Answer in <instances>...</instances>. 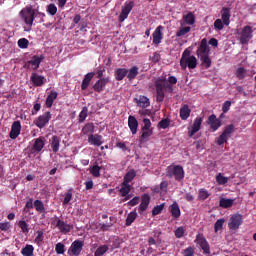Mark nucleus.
<instances>
[{"label": "nucleus", "instance_id": "338daca9", "mask_svg": "<svg viewBox=\"0 0 256 256\" xmlns=\"http://www.w3.org/2000/svg\"><path fill=\"white\" fill-rule=\"evenodd\" d=\"M183 255L184 256H195V248L189 246L188 248L184 249Z\"/></svg>", "mask_w": 256, "mask_h": 256}, {"label": "nucleus", "instance_id": "0eeeda50", "mask_svg": "<svg viewBox=\"0 0 256 256\" xmlns=\"http://www.w3.org/2000/svg\"><path fill=\"white\" fill-rule=\"evenodd\" d=\"M180 67L182 71H185L188 67V69H195L197 67V57L192 55L188 58H181L180 59Z\"/></svg>", "mask_w": 256, "mask_h": 256}, {"label": "nucleus", "instance_id": "5fc2aeb1", "mask_svg": "<svg viewBox=\"0 0 256 256\" xmlns=\"http://www.w3.org/2000/svg\"><path fill=\"white\" fill-rule=\"evenodd\" d=\"M191 31V28L189 26L182 27L176 32V37H183L184 35H187Z\"/></svg>", "mask_w": 256, "mask_h": 256}, {"label": "nucleus", "instance_id": "4be33fe9", "mask_svg": "<svg viewBox=\"0 0 256 256\" xmlns=\"http://www.w3.org/2000/svg\"><path fill=\"white\" fill-rule=\"evenodd\" d=\"M49 143L53 153H59V147H61V137L54 135L49 139Z\"/></svg>", "mask_w": 256, "mask_h": 256}, {"label": "nucleus", "instance_id": "f8f14e48", "mask_svg": "<svg viewBox=\"0 0 256 256\" xmlns=\"http://www.w3.org/2000/svg\"><path fill=\"white\" fill-rule=\"evenodd\" d=\"M56 227L59 229L60 233L63 235H67V233H71V229H73V224H68L60 218L55 219Z\"/></svg>", "mask_w": 256, "mask_h": 256}, {"label": "nucleus", "instance_id": "2eb2a0df", "mask_svg": "<svg viewBox=\"0 0 256 256\" xmlns=\"http://www.w3.org/2000/svg\"><path fill=\"white\" fill-rule=\"evenodd\" d=\"M207 125L210 126V129L212 131H217L219 129V127H221L222 123H221V119L217 118V115L212 114L208 117L207 121H206Z\"/></svg>", "mask_w": 256, "mask_h": 256}, {"label": "nucleus", "instance_id": "c756f323", "mask_svg": "<svg viewBox=\"0 0 256 256\" xmlns=\"http://www.w3.org/2000/svg\"><path fill=\"white\" fill-rule=\"evenodd\" d=\"M137 75H139L138 66H132L130 69H127L126 77L128 81H134V79H137Z\"/></svg>", "mask_w": 256, "mask_h": 256}, {"label": "nucleus", "instance_id": "f3484780", "mask_svg": "<svg viewBox=\"0 0 256 256\" xmlns=\"http://www.w3.org/2000/svg\"><path fill=\"white\" fill-rule=\"evenodd\" d=\"M45 59V56L43 55H34L29 60L30 66L32 68V71H37L39 67L41 66V63H43V60Z\"/></svg>", "mask_w": 256, "mask_h": 256}, {"label": "nucleus", "instance_id": "473e14b6", "mask_svg": "<svg viewBox=\"0 0 256 256\" xmlns=\"http://www.w3.org/2000/svg\"><path fill=\"white\" fill-rule=\"evenodd\" d=\"M116 81H123L127 77V68H117L114 71Z\"/></svg>", "mask_w": 256, "mask_h": 256}, {"label": "nucleus", "instance_id": "79ce46f5", "mask_svg": "<svg viewBox=\"0 0 256 256\" xmlns=\"http://www.w3.org/2000/svg\"><path fill=\"white\" fill-rule=\"evenodd\" d=\"M107 251H109V246L101 245L94 252V256H103V255H105V253H107Z\"/></svg>", "mask_w": 256, "mask_h": 256}, {"label": "nucleus", "instance_id": "864d4df0", "mask_svg": "<svg viewBox=\"0 0 256 256\" xmlns=\"http://www.w3.org/2000/svg\"><path fill=\"white\" fill-rule=\"evenodd\" d=\"M46 11L48 15H52V16L57 15V6L55 4H49L46 7Z\"/></svg>", "mask_w": 256, "mask_h": 256}, {"label": "nucleus", "instance_id": "c85d7f7f", "mask_svg": "<svg viewBox=\"0 0 256 256\" xmlns=\"http://www.w3.org/2000/svg\"><path fill=\"white\" fill-rule=\"evenodd\" d=\"M101 139H103V137L101 135H93L91 134L89 137H88V142L91 144V145H94L95 147H101V145H103V141H101Z\"/></svg>", "mask_w": 256, "mask_h": 256}, {"label": "nucleus", "instance_id": "2f4dec72", "mask_svg": "<svg viewBox=\"0 0 256 256\" xmlns=\"http://www.w3.org/2000/svg\"><path fill=\"white\" fill-rule=\"evenodd\" d=\"M129 193H131V185H129L126 182H122V185L120 188V194L122 195V197H125L124 201H128Z\"/></svg>", "mask_w": 256, "mask_h": 256}, {"label": "nucleus", "instance_id": "cd10ccee", "mask_svg": "<svg viewBox=\"0 0 256 256\" xmlns=\"http://www.w3.org/2000/svg\"><path fill=\"white\" fill-rule=\"evenodd\" d=\"M191 117V108H189V105L184 104L180 108V118L182 121H187Z\"/></svg>", "mask_w": 256, "mask_h": 256}, {"label": "nucleus", "instance_id": "a19ab883", "mask_svg": "<svg viewBox=\"0 0 256 256\" xmlns=\"http://www.w3.org/2000/svg\"><path fill=\"white\" fill-rule=\"evenodd\" d=\"M183 21L186 25H195V15L189 12L187 15L183 16Z\"/></svg>", "mask_w": 256, "mask_h": 256}, {"label": "nucleus", "instance_id": "72a5a7b5", "mask_svg": "<svg viewBox=\"0 0 256 256\" xmlns=\"http://www.w3.org/2000/svg\"><path fill=\"white\" fill-rule=\"evenodd\" d=\"M135 101L138 107H142L144 109L149 107V105H151L149 98H147L146 96H140L139 99L135 98Z\"/></svg>", "mask_w": 256, "mask_h": 256}, {"label": "nucleus", "instance_id": "8fccbe9b", "mask_svg": "<svg viewBox=\"0 0 256 256\" xmlns=\"http://www.w3.org/2000/svg\"><path fill=\"white\" fill-rule=\"evenodd\" d=\"M43 239H44L43 231H37V236L34 240V243H36L38 247H41V245H43Z\"/></svg>", "mask_w": 256, "mask_h": 256}, {"label": "nucleus", "instance_id": "bf43d9fd", "mask_svg": "<svg viewBox=\"0 0 256 256\" xmlns=\"http://www.w3.org/2000/svg\"><path fill=\"white\" fill-rule=\"evenodd\" d=\"M234 131H235V126L233 124H230L225 127L222 134H224L226 137H229V135H231Z\"/></svg>", "mask_w": 256, "mask_h": 256}, {"label": "nucleus", "instance_id": "20e7f679", "mask_svg": "<svg viewBox=\"0 0 256 256\" xmlns=\"http://www.w3.org/2000/svg\"><path fill=\"white\" fill-rule=\"evenodd\" d=\"M143 123L144 125L141 128L139 136L140 145L147 143V141H149V139L153 135V128H151V120L149 118H144Z\"/></svg>", "mask_w": 256, "mask_h": 256}, {"label": "nucleus", "instance_id": "0e129e2a", "mask_svg": "<svg viewBox=\"0 0 256 256\" xmlns=\"http://www.w3.org/2000/svg\"><path fill=\"white\" fill-rule=\"evenodd\" d=\"M174 234L177 239H181V237L185 235V228H183V226L178 227Z\"/></svg>", "mask_w": 256, "mask_h": 256}, {"label": "nucleus", "instance_id": "9d476101", "mask_svg": "<svg viewBox=\"0 0 256 256\" xmlns=\"http://www.w3.org/2000/svg\"><path fill=\"white\" fill-rule=\"evenodd\" d=\"M133 7H135V2H133V1L126 2L124 4V7L122 8L121 13L118 17L119 23H123V21H125V19H127V17H129V13H131V11H133Z\"/></svg>", "mask_w": 256, "mask_h": 256}, {"label": "nucleus", "instance_id": "4468645a", "mask_svg": "<svg viewBox=\"0 0 256 256\" xmlns=\"http://www.w3.org/2000/svg\"><path fill=\"white\" fill-rule=\"evenodd\" d=\"M109 77L104 78H98V81L93 85V90L96 93H103L105 91V87H107V84L109 83Z\"/></svg>", "mask_w": 256, "mask_h": 256}, {"label": "nucleus", "instance_id": "7ed1b4c3", "mask_svg": "<svg viewBox=\"0 0 256 256\" xmlns=\"http://www.w3.org/2000/svg\"><path fill=\"white\" fill-rule=\"evenodd\" d=\"M35 11H37V9H33L32 5H28L20 11V19L24 21L30 29L33 27V21H35Z\"/></svg>", "mask_w": 256, "mask_h": 256}, {"label": "nucleus", "instance_id": "6ab92c4d", "mask_svg": "<svg viewBox=\"0 0 256 256\" xmlns=\"http://www.w3.org/2000/svg\"><path fill=\"white\" fill-rule=\"evenodd\" d=\"M150 203H151V196L149 194H143L141 196V203L138 208L139 213H143L147 211Z\"/></svg>", "mask_w": 256, "mask_h": 256}, {"label": "nucleus", "instance_id": "6e6552de", "mask_svg": "<svg viewBox=\"0 0 256 256\" xmlns=\"http://www.w3.org/2000/svg\"><path fill=\"white\" fill-rule=\"evenodd\" d=\"M241 225H243V215L233 214L228 223L230 231H237Z\"/></svg>", "mask_w": 256, "mask_h": 256}, {"label": "nucleus", "instance_id": "1a4fd4ad", "mask_svg": "<svg viewBox=\"0 0 256 256\" xmlns=\"http://www.w3.org/2000/svg\"><path fill=\"white\" fill-rule=\"evenodd\" d=\"M253 38V28L251 26H244L240 33V43L247 45Z\"/></svg>", "mask_w": 256, "mask_h": 256}, {"label": "nucleus", "instance_id": "13d9d810", "mask_svg": "<svg viewBox=\"0 0 256 256\" xmlns=\"http://www.w3.org/2000/svg\"><path fill=\"white\" fill-rule=\"evenodd\" d=\"M18 226L20 227L22 233H29V224H27L26 221H19Z\"/></svg>", "mask_w": 256, "mask_h": 256}, {"label": "nucleus", "instance_id": "aec40b11", "mask_svg": "<svg viewBox=\"0 0 256 256\" xmlns=\"http://www.w3.org/2000/svg\"><path fill=\"white\" fill-rule=\"evenodd\" d=\"M30 81H32V83L35 87H43V85H45V82L47 81V79L45 78V76H41L34 72V73H32V75L30 77Z\"/></svg>", "mask_w": 256, "mask_h": 256}, {"label": "nucleus", "instance_id": "7c9ffc66", "mask_svg": "<svg viewBox=\"0 0 256 256\" xmlns=\"http://www.w3.org/2000/svg\"><path fill=\"white\" fill-rule=\"evenodd\" d=\"M58 96H59V93H57V91L50 92L45 102V105L48 109H51L53 107V103L55 102V99H57Z\"/></svg>", "mask_w": 256, "mask_h": 256}, {"label": "nucleus", "instance_id": "a211bd4d", "mask_svg": "<svg viewBox=\"0 0 256 256\" xmlns=\"http://www.w3.org/2000/svg\"><path fill=\"white\" fill-rule=\"evenodd\" d=\"M21 135V121H14L9 133L10 139H17Z\"/></svg>", "mask_w": 256, "mask_h": 256}, {"label": "nucleus", "instance_id": "ea45409f", "mask_svg": "<svg viewBox=\"0 0 256 256\" xmlns=\"http://www.w3.org/2000/svg\"><path fill=\"white\" fill-rule=\"evenodd\" d=\"M210 195L211 194L209 193V191H207V189L201 188L198 191V200L205 201L206 199H209Z\"/></svg>", "mask_w": 256, "mask_h": 256}, {"label": "nucleus", "instance_id": "de8ad7c7", "mask_svg": "<svg viewBox=\"0 0 256 256\" xmlns=\"http://www.w3.org/2000/svg\"><path fill=\"white\" fill-rule=\"evenodd\" d=\"M223 225H225V218L218 219L214 224L215 233H218V231H221V229H223Z\"/></svg>", "mask_w": 256, "mask_h": 256}, {"label": "nucleus", "instance_id": "c9c22d12", "mask_svg": "<svg viewBox=\"0 0 256 256\" xmlns=\"http://www.w3.org/2000/svg\"><path fill=\"white\" fill-rule=\"evenodd\" d=\"M82 133L83 135H93V133H95V125H93V123H87L82 128Z\"/></svg>", "mask_w": 256, "mask_h": 256}, {"label": "nucleus", "instance_id": "4d7b16f0", "mask_svg": "<svg viewBox=\"0 0 256 256\" xmlns=\"http://www.w3.org/2000/svg\"><path fill=\"white\" fill-rule=\"evenodd\" d=\"M55 251L57 255H63L65 253V244L59 242L55 245Z\"/></svg>", "mask_w": 256, "mask_h": 256}, {"label": "nucleus", "instance_id": "f257e3e1", "mask_svg": "<svg viewBox=\"0 0 256 256\" xmlns=\"http://www.w3.org/2000/svg\"><path fill=\"white\" fill-rule=\"evenodd\" d=\"M169 84H167V78H157L155 81V88H156V101L158 103H162L165 99V91L171 93L173 91L172 85H177V77L170 76L168 78Z\"/></svg>", "mask_w": 256, "mask_h": 256}, {"label": "nucleus", "instance_id": "dca6fc26", "mask_svg": "<svg viewBox=\"0 0 256 256\" xmlns=\"http://www.w3.org/2000/svg\"><path fill=\"white\" fill-rule=\"evenodd\" d=\"M197 244L201 247L204 255H211V248L209 247V242L205 237L198 235L196 237Z\"/></svg>", "mask_w": 256, "mask_h": 256}, {"label": "nucleus", "instance_id": "49530a36", "mask_svg": "<svg viewBox=\"0 0 256 256\" xmlns=\"http://www.w3.org/2000/svg\"><path fill=\"white\" fill-rule=\"evenodd\" d=\"M216 182L218 183V185H227V183H229V178L223 176L222 173H219L216 176Z\"/></svg>", "mask_w": 256, "mask_h": 256}, {"label": "nucleus", "instance_id": "4c0bfd02", "mask_svg": "<svg viewBox=\"0 0 256 256\" xmlns=\"http://www.w3.org/2000/svg\"><path fill=\"white\" fill-rule=\"evenodd\" d=\"M135 219H137V212L135 211L130 212L126 218V222H125L126 227H130V225H133V223L135 222Z\"/></svg>", "mask_w": 256, "mask_h": 256}, {"label": "nucleus", "instance_id": "bb28decb", "mask_svg": "<svg viewBox=\"0 0 256 256\" xmlns=\"http://www.w3.org/2000/svg\"><path fill=\"white\" fill-rule=\"evenodd\" d=\"M169 211L173 219H179V217H181V208L179 207V203L173 202L169 207Z\"/></svg>", "mask_w": 256, "mask_h": 256}, {"label": "nucleus", "instance_id": "9b49d317", "mask_svg": "<svg viewBox=\"0 0 256 256\" xmlns=\"http://www.w3.org/2000/svg\"><path fill=\"white\" fill-rule=\"evenodd\" d=\"M51 117V112L47 111L34 121V125H36L38 129H43L49 123V121H51Z\"/></svg>", "mask_w": 256, "mask_h": 256}, {"label": "nucleus", "instance_id": "3c124183", "mask_svg": "<svg viewBox=\"0 0 256 256\" xmlns=\"http://www.w3.org/2000/svg\"><path fill=\"white\" fill-rule=\"evenodd\" d=\"M34 207L39 213H43V211H45V205H43V202L41 200H35Z\"/></svg>", "mask_w": 256, "mask_h": 256}, {"label": "nucleus", "instance_id": "e433bc0d", "mask_svg": "<svg viewBox=\"0 0 256 256\" xmlns=\"http://www.w3.org/2000/svg\"><path fill=\"white\" fill-rule=\"evenodd\" d=\"M136 176H137V172H135V169L128 171L124 176L123 183H128V184L131 183V181H133V179H135Z\"/></svg>", "mask_w": 256, "mask_h": 256}, {"label": "nucleus", "instance_id": "09e8293b", "mask_svg": "<svg viewBox=\"0 0 256 256\" xmlns=\"http://www.w3.org/2000/svg\"><path fill=\"white\" fill-rule=\"evenodd\" d=\"M224 27H225V23L223 22V20L216 19L214 21V29H215V31H223Z\"/></svg>", "mask_w": 256, "mask_h": 256}, {"label": "nucleus", "instance_id": "39448f33", "mask_svg": "<svg viewBox=\"0 0 256 256\" xmlns=\"http://www.w3.org/2000/svg\"><path fill=\"white\" fill-rule=\"evenodd\" d=\"M166 176L169 177V179L174 177L175 181L180 182L185 179V170H183V166L181 165L168 166L166 169Z\"/></svg>", "mask_w": 256, "mask_h": 256}, {"label": "nucleus", "instance_id": "37998d69", "mask_svg": "<svg viewBox=\"0 0 256 256\" xmlns=\"http://www.w3.org/2000/svg\"><path fill=\"white\" fill-rule=\"evenodd\" d=\"M121 243H123V241L119 238V236H114L112 238L111 251H115V249H119V247H121Z\"/></svg>", "mask_w": 256, "mask_h": 256}, {"label": "nucleus", "instance_id": "58836bf2", "mask_svg": "<svg viewBox=\"0 0 256 256\" xmlns=\"http://www.w3.org/2000/svg\"><path fill=\"white\" fill-rule=\"evenodd\" d=\"M33 251H35L33 245L27 244L24 248H22L21 254L23 256H33Z\"/></svg>", "mask_w": 256, "mask_h": 256}, {"label": "nucleus", "instance_id": "a18cd8bd", "mask_svg": "<svg viewBox=\"0 0 256 256\" xmlns=\"http://www.w3.org/2000/svg\"><path fill=\"white\" fill-rule=\"evenodd\" d=\"M90 173L93 175V177H101V166H99V164L96 162L90 169Z\"/></svg>", "mask_w": 256, "mask_h": 256}, {"label": "nucleus", "instance_id": "ddd939ff", "mask_svg": "<svg viewBox=\"0 0 256 256\" xmlns=\"http://www.w3.org/2000/svg\"><path fill=\"white\" fill-rule=\"evenodd\" d=\"M44 147H45V138L43 136L36 138L31 148V154L35 155V153H41Z\"/></svg>", "mask_w": 256, "mask_h": 256}, {"label": "nucleus", "instance_id": "b1692460", "mask_svg": "<svg viewBox=\"0 0 256 256\" xmlns=\"http://www.w3.org/2000/svg\"><path fill=\"white\" fill-rule=\"evenodd\" d=\"M128 127L132 133V135H137V129H139V121L135 116L130 115L128 117Z\"/></svg>", "mask_w": 256, "mask_h": 256}, {"label": "nucleus", "instance_id": "774afa93", "mask_svg": "<svg viewBox=\"0 0 256 256\" xmlns=\"http://www.w3.org/2000/svg\"><path fill=\"white\" fill-rule=\"evenodd\" d=\"M229 109H231V101L227 100L222 105L223 113H229Z\"/></svg>", "mask_w": 256, "mask_h": 256}, {"label": "nucleus", "instance_id": "603ef678", "mask_svg": "<svg viewBox=\"0 0 256 256\" xmlns=\"http://www.w3.org/2000/svg\"><path fill=\"white\" fill-rule=\"evenodd\" d=\"M169 125H171V119H169V118L162 119L158 123V127H160V129H167V128H169Z\"/></svg>", "mask_w": 256, "mask_h": 256}, {"label": "nucleus", "instance_id": "a878e982", "mask_svg": "<svg viewBox=\"0 0 256 256\" xmlns=\"http://www.w3.org/2000/svg\"><path fill=\"white\" fill-rule=\"evenodd\" d=\"M93 77H95V72H89L84 76V79L82 80L81 89L82 91H87L89 88V85H91V81L93 80Z\"/></svg>", "mask_w": 256, "mask_h": 256}, {"label": "nucleus", "instance_id": "052dcab7", "mask_svg": "<svg viewBox=\"0 0 256 256\" xmlns=\"http://www.w3.org/2000/svg\"><path fill=\"white\" fill-rule=\"evenodd\" d=\"M229 141V137L224 135L223 133L216 139L217 145L221 146Z\"/></svg>", "mask_w": 256, "mask_h": 256}, {"label": "nucleus", "instance_id": "f03ea898", "mask_svg": "<svg viewBox=\"0 0 256 256\" xmlns=\"http://www.w3.org/2000/svg\"><path fill=\"white\" fill-rule=\"evenodd\" d=\"M209 53H211V49L207 44V38H203L197 48L196 54L205 69H209V67H211V58L209 57Z\"/></svg>", "mask_w": 256, "mask_h": 256}, {"label": "nucleus", "instance_id": "423d86ee", "mask_svg": "<svg viewBox=\"0 0 256 256\" xmlns=\"http://www.w3.org/2000/svg\"><path fill=\"white\" fill-rule=\"evenodd\" d=\"M83 247H85V241L75 240L74 242H72L71 246L69 247L67 255L79 256L81 255V251H83Z\"/></svg>", "mask_w": 256, "mask_h": 256}, {"label": "nucleus", "instance_id": "c03bdc74", "mask_svg": "<svg viewBox=\"0 0 256 256\" xmlns=\"http://www.w3.org/2000/svg\"><path fill=\"white\" fill-rule=\"evenodd\" d=\"M88 113H89V108H87L86 106L83 107L82 111L79 113V116H78L79 123L85 122V120L87 119Z\"/></svg>", "mask_w": 256, "mask_h": 256}, {"label": "nucleus", "instance_id": "69168bd1", "mask_svg": "<svg viewBox=\"0 0 256 256\" xmlns=\"http://www.w3.org/2000/svg\"><path fill=\"white\" fill-rule=\"evenodd\" d=\"M164 207H165V204H160V205H157L156 207H154L152 209L153 217H155V215H159L161 213V211H163Z\"/></svg>", "mask_w": 256, "mask_h": 256}, {"label": "nucleus", "instance_id": "f704fd0d", "mask_svg": "<svg viewBox=\"0 0 256 256\" xmlns=\"http://www.w3.org/2000/svg\"><path fill=\"white\" fill-rule=\"evenodd\" d=\"M233 203H235V200L233 199L221 198L219 207H222V209H229V207H233Z\"/></svg>", "mask_w": 256, "mask_h": 256}, {"label": "nucleus", "instance_id": "6e6d98bb", "mask_svg": "<svg viewBox=\"0 0 256 256\" xmlns=\"http://www.w3.org/2000/svg\"><path fill=\"white\" fill-rule=\"evenodd\" d=\"M18 47L20 49H27V47H29V40H27V38H20L18 40Z\"/></svg>", "mask_w": 256, "mask_h": 256}, {"label": "nucleus", "instance_id": "680f3d73", "mask_svg": "<svg viewBox=\"0 0 256 256\" xmlns=\"http://www.w3.org/2000/svg\"><path fill=\"white\" fill-rule=\"evenodd\" d=\"M71 199H73V192L69 190L64 195L63 205H69V203L71 202Z\"/></svg>", "mask_w": 256, "mask_h": 256}, {"label": "nucleus", "instance_id": "393cba45", "mask_svg": "<svg viewBox=\"0 0 256 256\" xmlns=\"http://www.w3.org/2000/svg\"><path fill=\"white\" fill-rule=\"evenodd\" d=\"M221 21H223L226 27H229L231 23V9L223 7L221 10Z\"/></svg>", "mask_w": 256, "mask_h": 256}, {"label": "nucleus", "instance_id": "e2e57ef3", "mask_svg": "<svg viewBox=\"0 0 256 256\" xmlns=\"http://www.w3.org/2000/svg\"><path fill=\"white\" fill-rule=\"evenodd\" d=\"M245 73H247V70H245V68L243 67H239L237 70H236V77L237 79H243L245 77Z\"/></svg>", "mask_w": 256, "mask_h": 256}, {"label": "nucleus", "instance_id": "5701e85b", "mask_svg": "<svg viewBox=\"0 0 256 256\" xmlns=\"http://www.w3.org/2000/svg\"><path fill=\"white\" fill-rule=\"evenodd\" d=\"M154 45H159L163 41V26H158L152 34Z\"/></svg>", "mask_w": 256, "mask_h": 256}, {"label": "nucleus", "instance_id": "412c9836", "mask_svg": "<svg viewBox=\"0 0 256 256\" xmlns=\"http://www.w3.org/2000/svg\"><path fill=\"white\" fill-rule=\"evenodd\" d=\"M202 123H203V119L201 117H197L194 120L192 127L188 128V136L193 137V135H195V133L199 132V130L201 129Z\"/></svg>", "mask_w": 256, "mask_h": 256}]
</instances>
